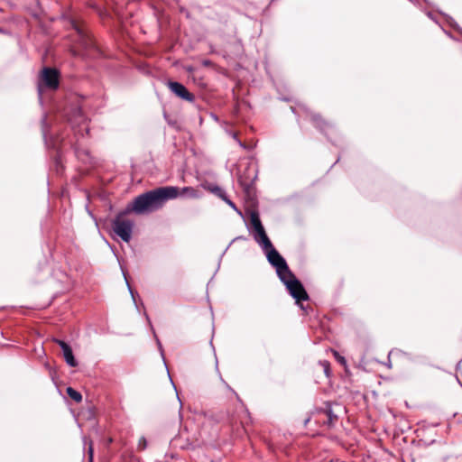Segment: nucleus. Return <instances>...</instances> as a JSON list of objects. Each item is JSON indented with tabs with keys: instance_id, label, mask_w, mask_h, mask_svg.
I'll return each mask as SVG.
<instances>
[{
	"instance_id": "1",
	"label": "nucleus",
	"mask_w": 462,
	"mask_h": 462,
	"mask_svg": "<svg viewBox=\"0 0 462 462\" xmlns=\"http://www.w3.org/2000/svg\"><path fill=\"white\" fill-rule=\"evenodd\" d=\"M179 195L196 197L197 193L191 188H184L180 191L174 187H165L147 192L137 197L126 208V212L143 214L161 208L167 199H174Z\"/></svg>"
},
{
	"instance_id": "2",
	"label": "nucleus",
	"mask_w": 462,
	"mask_h": 462,
	"mask_svg": "<svg viewBox=\"0 0 462 462\" xmlns=\"http://www.w3.org/2000/svg\"><path fill=\"white\" fill-rule=\"evenodd\" d=\"M264 248L267 251V257L269 262L276 267L278 275L290 291L291 296L296 299L297 301L307 300L308 295L305 290L303 289L300 282L289 271L283 258L275 249L272 247V245L270 247Z\"/></svg>"
},
{
	"instance_id": "3",
	"label": "nucleus",
	"mask_w": 462,
	"mask_h": 462,
	"mask_svg": "<svg viewBox=\"0 0 462 462\" xmlns=\"http://www.w3.org/2000/svg\"><path fill=\"white\" fill-rule=\"evenodd\" d=\"M132 227L133 223L125 219L123 215L118 216L113 225L114 232L125 242L131 238Z\"/></svg>"
},
{
	"instance_id": "4",
	"label": "nucleus",
	"mask_w": 462,
	"mask_h": 462,
	"mask_svg": "<svg viewBox=\"0 0 462 462\" xmlns=\"http://www.w3.org/2000/svg\"><path fill=\"white\" fill-rule=\"evenodd\" d=\"M251 223L257 233V241L262 244L264 247H270L271 242L268 239L264 229L261 224L259 217L256 213H252L251 215Z\"/></svg>"
},
{
	"instance_id": "5",
	"label": "nucleus",
	"mask_w": 462,
	"mask_h": 462,
	"mask_svg": "<svg viewBox=\"0 0 462 462\" xmlns=\"http://www.w3.org/2000/svg\"><path fill=\"white\" fill-rule=\"evenodd\" d=\"M168 86L171 88V90L180 98H183L188 101L193 100V95L190 94L183 85L178 82H170Z\"/></svg>"
},
{
	"instance_id": "6",
	"label": "nucleus",
	"mask_w": 462,
	"mask_h": 462,
	"mask_svg": "<svg viewBox=\"0 0 462 462\" xmlns=\"http://www.w3.org/2000/svg\"><path fill=\"white\" fill-rule=\"evenodd\" d=\"M43 83L51 88H56L58 87V73L54 69H46L42 72V76Z\"/></svg>"
},
{
	"instance_id": "7",
	"label": "nucleus",
	"mask_w": 462,
	"mask_h": 462,
	"mask_svg": "<svg viewBox=\"0 0 462 462\" xmlns=\"http://www.w3.org/2000/svg\"><path fill=\"white\" fill-rule=\"evenodd\" d=\"M57 342L60 346V347L63 351V356H64V358H65L66 362L68 363V365H69L72 367L76 366L77 362L73 356L72 350H71L70 346L63 341L58 340Z\"/></svg>"
},
{
	"instance_id": "8",
	"label": "nucleus",
	"mask_w": 462,
	"mask_h": 462,
	"mask_svg": "<svg viewBox=\"0 0 462 462\" xmlns=\"http://www.w3.org/2000/svg\"><path fill=\"white\" fill-rule=\"evenodd\" d=\"M67 393L71 399H73L77 402H79L82 400L81 394L71 387L67 388Z\"/></svg>"
},
{
	"instance_id": "9",
	"label": "nucleus",
	"mask_w": 462,
	"mask_h": 462,
	"mask_svg": "<svg viewBox=\"0 0 462 462\" xmlns=\"http://www.w3.org/2000/svg\"><path fill=\"white\" fill-rule=\"evenodd\" d=\"M335 356L339 362L345 363V359L342 356H338L337 353H335Z\"/></svg>"
},
{
	"instance_id": "10",
	"label": "nucleus",
	"mask_w": 462,
	"mask_h": 462,
	"mask_svg": "<svg viewBox=\"0 0 462 462\" xmlns=\"http://www.w3.org/2000/svg\"><path fill=\"white\" fill-rule=\"evenodd\" d=\"M139 445H140V446L142 445V446H143V448H144V447H145V442H144V440H143V439H140Z\"/></svg>"
},
{
	"instance_id": "11",
	"label": "nucleus",
	"mask_w": 462,
	"mask_h": 462,
	"mask_svg": "<svg viewBox=\"0 0 462 462\" xmlns=\"http://www.w3.org/2000/svg\"><path fill=\"white\" fill-rule=\"evenodd\" d=\"M89 454H90V457L92 456V449L91 448H89Z\"/></svg>"
},
{
	"instance_id": "12",
	"label": "nucleus",
	"mask_w": 462,
	"mask_h": 462,
	"mask_svg": "<svg viewBox=\"0 0 462 462\" xmlns=\"http://www.w3.org/2000/svg\"><path fill=\"white\" fill-rule=\"evenodd\" d=\"M227 203H228L230 206L234 207V205L232 204V202L227 201Z\"/></svg>"
}]
</instances>
